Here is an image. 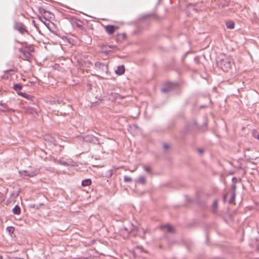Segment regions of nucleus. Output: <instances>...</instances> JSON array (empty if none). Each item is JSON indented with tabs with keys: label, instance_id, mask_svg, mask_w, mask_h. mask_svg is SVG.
<instances>
[{
	"label": "nucleus",
	"instance_id": "nucleus-1",
	"mask_svg": "<svg viewBox=\"0 0 259 259\" xmlns=\"http://www.w3.org/2000/svg\"><path fill=\"white\" fill-rule=\"evenodd\" d=\"M232 58L224 56L217 61L218 66L225 72H228L231 69Z\"/></svg>",
	"mask_w": 259,
	"mask_h": 259
},
{
	"label": "nucleus",
	"instance_id": "nucleus-2",
	"mask_svg": "<svg viewBox=\"0 0 259 259\" xmlns=\"http://www.w3.org/2000/svg\"><path fill=\"white\" fill-rule=\"evenodd\" d=\"M78 139L79 142L82 144H83L84 143H96L98 141L97 139L93 135H88L84 137L79 136L78 137Z\"/></svg>",
	"mask_w": 259,
	"mask_h": 259
},
{
	"label": "nucleus",
	"instance_id": "nucleus-3",
	"mask_svg": "<svg viewBox=\"0 0 259 259\" xmlns=\"http://www.w3.org/2000/svg\"><path fill=\"white\" fill-rule=\"evenodd\" d=\"M14 28L19 31L22 34H28V31L26 29L25 26L21 22L15 23Z\"/></svg>",
	"mask_w": 259,
	"mask_h": 259
},
{
	"label": "nucleus",
	"instance_id": "nucleus-4",
	"mask_svg": "<svg viewBox=\"0 0 259 259\" xmlns=\"http://www.w3.org/2000/svg\"><path fill=\"white\" fill-rule=\"evenodd\" d=\"M21 176H28L29 177H32L35 176L37 174V170H24L23 171L19 172Z\"/></svg>",
	"mask_w": 259,
	"mask_h": 259
},
{
	"label": "nucleus",
	"instance_id": "nucleus-5",
	"mask_svg": "<svg viewBox=\"0 0 259 259\" xmlns=\"http://www.w3.org/2000/svg\"><path fill=\"white\" fill-rule=\"evenodd\" d=\"M96 67L100 70L103 73H106L107 72V66L104 64H102L100 62L96 63L95 64Z\"/></svg>",
	"mask_w": 259,
	"mask_h": 259
},
{
	"label": "nucleus",
	"instance_id": "nucleus-6",
	"mask_svg": "<svg viewBox=\"0 0 259 259\" xmlns=\"http://www.w3.org/2000/svg\"><path fill=\"white\" fill-rule=\"evenodd\" d=\"M106 32L109 34H112L115 31L116 28L113 25H107L105 27Z\"/></svg>",
	"mask_w": 259,
	"mask_h": 259
},
{
	"label": "nucleus",
	"instance_id": "nucleus-7",
	"mask_svg": "<svg viewBox=\"0 0 259 259\" xmlns=\"http://www.w3.org/2000/svg\"><path fill=\"white\" fill-rule=\"evenodd\" d=\"M23 53L22 58L26 60H29L31 58V54L26 50H23L22 51Z\"/></svg>",
	"mask_w": 259,
	"mask_h": 259
},
{
	"label": "nucleus",
	"instance_id": "nucleus-8",
	"mask_svg": "<svg viewBox=\"0 0 259 259\" xmlns=\"http://www.w3.org/2000/svg\"><path fill=\"white\" fill-rule=\"evenodd\" d=\"M72 23L73 26H76L78 28H81L82 26V22L79 20H73Z\"/></svg>",
	"mask_w": 259,
	"mask_h": 259
},
{
	"label": "nucleus",
	"instance_id": "nucleus-9",
	"mask_svg": "<svg viewBox=\"0 0 259 259\" xmlns=\"http://www.w3.org/2000/svg\"><path fill=\"white\" fill-rule=\"evenodd\" d=\"M125 71L124 67L123 65L118 66L115 71V73L118 75H121L124 73Z\"/></svg>",
	"mask_w": 259,
	"mask_h": 259
},
{
	"label": "nucleus",
	"instance_id": "nucleus-10",
	"mask_svg": "<svg viewBox=\"0 0 259 259\" xmlns=\"http://www.w3.org/2000/svg\"><path fill=\"white\" fill-rule=\"evenodd\" d=\"M40 20L48 27L49 28V25L50 22L49 20L46 19L45 17H39Z\"/></svg>",
	"mask_w": 259,
	"mask_h": 259
},
{
	"label": "nucleus",
	"instance_id": "nucleus-11",
	"mask_svg": "<svg viewBox=\"0 0 259 259\" xmlns=\"http://www.w3.org/2000/svg\"><path fill=\"white\" fill-rule=\"evenodd\" d=\"M136 183L145 184L146 183V179L144 176H141L136 180Z\"/></svg>",
	"mask_w": 259,
	"mask_h": 259
},
{
	"label": "nucleus",
	"instance_id": "nucleus-12",
	"mask_svg": "<svg viewBox=\"0 0 259 259\" xmlns=\"http://www.w3.org/2000/svg\"><path fill=\"white\" fill-rule=\"evenodd\" d=\"M138 235L140 236L142 238H145V234L146 233V231L143 228H139L138 229Z\"/></svg>",
	"mask_w": 259,
	"mask_h": 259
},
{
	"label": "nucleus",
	"instance_id": "nucleus-13",
	"mask_svg": "<svg viewBox=\"0 0 259 259\" xmlns=\"http://www.w3.org/2000/svg\"><path fill=\"white\" fill-rule=\"evenodd\" d=\"M252 137L255 139L259 140V131L256 130H253L251 132Z\"/></svg>",
	"mask_w": 259,
	"mask_h": 259
},
{
	"label": "nucleus",
	"instance_id": "nucleus-14",
	"mask_svg": "<svg viewBox=\"0 0 259 259\" xmlns=\"http://www.w3.org/2000/svg\"><path fill=\"white\" fill-rule=\"evenodd\" d=\"M92 183L91 180L90 179L84 180L82 181L81 184L83 186H89Z\"/></svg>",
	"mask_w": 259,
	"mask_h": 259
},
{
	"label": "nucleus",
	"instance_id": "nucleus-15",
	"mask_svg": "<svg viewBox=\"0 0 259 259\" xmlns=\"http://www.w3.org/2000/svg\"><path fill=\"white\" fill-rule=\"evenodd\" d=\"M226 27L228 29H233L235 26V24L233 21H230L226 22Z\"/></svg>",
	"mask_w": 259,
	"mask_h": 259
},
{
	"label": "nucleus",
	"instance_id": "nucleus-16",
	"mask_svg": "<svg viewBox=\"0 0 259 259\" xmlns=\"http://www.w3.org/2000/svg\"><path fill=\"white\" fill-rule=\"evenodd\" d=\"M162 228L169 232H173L174 231V228L169 225H165L163 226Z\"/></svg>",
	"mask_w": 259,
	"mask_h": 259
},
{
	"label": "nucleus",
	"instance_id": "nucleus-17",
	"mask_svg": "<svg viewBox=\"0 0 259 259\" xmlns=\"http://www.w3.org/2000/svg\"><path fill=\"white\" fill-rule=\"evenodd\" d=\"M20 211V208L18 205H16L13 209V212L15 214H19Z\"/></svg>",
	"mask_w": 259,
	"mask_h": 259
},
{
	"label": "nucleus",
	"instance_id": "nucleus-18",
	"mask_svg": "<svg viewBox=\"0 0 259 259\" xmlns=\"http://www.w3.org/2000/svg\"><path fill=\"white\" fill-rule=\"evenodd\" d=\"M236 193L235 191H233L232 193L231 197L230 200V203H233L234 202L235 198Z\"/></svg>",
	"mask_w": 259,
	"mask_h": 259
},
{
	"label": "nucleus",
	"instance_id": "nucleus-19",
	"mask_svg": "<svg viewBox=\"0 0 259 259\" xmlns=\"http://www.w3.org/2000/svg\"><path fill=\"white\" fill-rule=\"evenodd\" d=\"M22 88V87L20 84H16L14 85V89L16 91L21 90Z\"/></svg>",
	"mask_w": 259,
	"mask_h": 259
},
{
	"label": "nucleus",
	"instance_id": "nucleus-20",
	"mask_svg": "<svg viewBox=\"0 0 259 259\" xmlns=\"http://www.w3.org/2000/svg\"><path fill=\"white\" fill-rule=\"evenodd\" d=\"M124 182H131L132 181V179L128 176H124Z\"/></svg>",
	"mask_w": 259,
	"mask_h": 259
},
{
	"label": "nucleus",
	"instance_id": "nucleus-21",
	"mask_svg": "<svg viewBox=\"0 0 259 259\" xmlns=\"http://www.w3.org/2000/svg\"><path fill=\"white\" fill-rule=\"evenodd\" d=\"M143 168L146 172H151V168L150 166L144 165Z\"/></svg>",
	"mask_w": 259,
	"mask_h": 259
},
{
	"label": "nucleus",
	"instance_id": "nucleus-22",
	"mask_svg": "<svg viewBox=\"0 0 259 259\" xmlns=\"http://www.w3.org/2000/svg\"><path fill=\"white\" fill-rule=\"evenodd\" d=\"M39 12H40V13H41L42 14H44L45 16L47 15V13H49L48 12H47V11H46L44 9H39Z\"/></svg>",
	"mask_w": 259,
	"mask_h": 259
},
{
	"label": "nucleus",
	"instance_id": "nucleus-23",
	"mask_svg": "<svg viewBox=\"0 0 259 259\" xmlns=\"http://www.w3.org/2000/svg\"><path fill=\"white\" fill-rule=\"evenodd\" d=\"M7 230L10 232H13L14 228L13 227H9L7 228Z\"/></svg>",
	"mask_w": 259,
	"mask_h": 259
},
{
	"label": "nucleus",
	"instance_id": "nucleus-24",
	"mask_svg": "<svg viewBox=\"0 0 259 259\" xmlns=\"http://www.w3.org/2000/svg\"><path fill=\"white\" fill-rule=\"evenodd\" d=\"M170 90L167 89V88H163L162 89L161 91L163 93H167Z\"/></svg>",
	"mask_w": 259,
	"mask_h": 259
},
{
	"label": "nucleus",
	"instance_id": "nucleus-25",
	"mask_svg": "<svg viewBox=\"0 0 259 259\" xmlns=\"http://www.w3.org/2000/svg\"><path fill=\"white\" fill-rule=\"evenodd\" d=\"M217 205H218V201L217 200H215L213 203V207L214 208H215L217 207Z\"/></svg>",
	"mask_w": 259,
	"mask_h": 259
},
{
	"label": "nucleus",
	"instance_id": "nucleus-26",
	"mask_svg": "<svg viewBox=\"0 0 259 259\" xmlns=\"http://www.w3.org/2000/svg\"><path fill=\"white\" fill-rule=\"evenodd\" d=\"M27 112L29 113V114H33V112H34V111L32 110V109H28L27 111Z\"/></svg>",
	"mask_w": 259,
	"mask_h": 259
},
{
	"label": "nucleus",
	"instance_id": "nucleus-27",
	"mask_svg": "<svg viewBox=\"0 0 259 259\" xmlns=\"http://www.w3.org/2000/svg\"><path fill=\"white\" fill-rule=\"evenodd\" d=\"M60 163L63 165H68L69 164L65 161H60Z\"/></svg>",
	"mask_w": 259,
	"mask_h": 259
},
{
	"label": "nucleus",
	"instance_id": "nucleus-28",
	"mask_svg": "<svg viewBox=\"0 0 259 259\" xmlns=\"http://www.w3.org/2000/svg\"><path fill=\"white\" fill-rule=\"evenodd\" d=\"M237 179L236 178L234 177L232 178V182H233V184H236L237 183Z\"/></svg>",
	"mask_w": 259,
	"mask_h": 259
},
{
	"label": "nucleus",
	"instance_id": "nucleus-29",
	"mask_svg": "<svg viewBox=\"0 0 259 259\" xmlns=\"http://www.w3.org/2000/svg\"><path fill=\"white\" fill-rule=\"evenodd\" d=\"M236 188V184H233V185H232V189H233V191H235Z\"/></svg>",
	"mask_w": 259,
	"mask_h": 259
},
{
	"label": "nucleus",
	"instance_id": "nucleus-30",
	"mask_svg": "<svg viewBox=\"0 0 259 259\" xmlns=\"http://www.w3.org/2000/svg\"><path fill=\"white\" fill-rule=\"evenodd\" d=\"M119 36L121 37L122 39L125 38V34H120V35H119Z\"/></svg>",
	"mask_w": 259,
	"mask_h": 259
},
{
	"label": "nucleus",
	"instance_id": "nucleus-31",
	"mask_svg": "<svg viewBox=\"0 0 259 259\" xmlns=\"http://www.w3.org/2000/svg\"><path fill=\"white\" fill-rule=\"evenodd\" d=\"M163 147L165 149H168L169 148V146L166 144L164 145Z\"/></svg>",
	"mask_w": 259,
	"mask_h": 259
},
{
	"label": "nucleus",
	"instance_id": "nucleus-32",
	"mask_svg": "<svg viewBox=\"0 0 259 259\" xmlns=\"http://www.w3.org/2000/svg\"><path fill=\"white\" fill-rule=\"evenodd\" d=\"M199 151L201 153H202L203 152V150L202 149H199Z\"/></svg>",
	"mask_w": 259,
	"mask_h": 259
},
{
	"label": "nucleus",
	"instance_id": "nucleus-33",
	"mask_svg": "<svg viewBox=\"0 0 259 259\" xmlns=\"http://www.w3.org/2000/svg\"><path fill=\"white\" fill-rule=\"evenodd\" d=\"M24 97H25V98H26L29 99V97H30V96H29V95H25V96Z\"/></svg>",
	"mask_w": 259,
	"mask_h": 259
},
{
	"label": "nucleus",
	"instance_id": "nucleus-34",
	"mask_svg": "<svg viewBox=\"0 0 259 259\" xmlns=\"http://www.w3.org/2000/svg\"><path fill=\"white\" fill-rule=\"evenodd\" d=\"M227 4H228V2H226V5H227ZM225 6V5H223L222 6H223V7H224Z\"/></svg>",
	"mask_w": 259,
	"mask_h": 259
},
{
	"label": "nucleus",
	"instance_id": "nucleus-35",
	"mask_svg": "<svg viewBox=\"0 0 259 259\" xmlns=\"http://www.w3.org/2000/svg\"><path fill=\"white\" fill-rule=\"evenodd\" d=\"M3 256L2 255H0V259H3Z\"/></svg>",
	"mask_w": 259,
	"mask_h": 259
},
{
	"label": "nucleus",
	"instance_id": "nucleus-36",
	"mask_svg": "<svg viewBox=\"0 0 259 259\" xmlns=\"http://www.w3.org/2000/svg\"><path fill=\"white\" fill-rule=\"evenodd\" d=\"M134 171H135V170H131V172H134Z\"/></svg>",
	"mask_w": 259,
	"mask_h": 259
}]
</instances>
